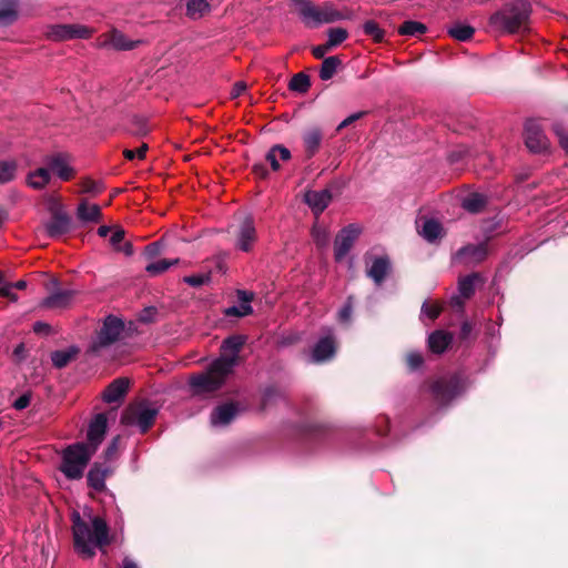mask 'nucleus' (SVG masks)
<instances>
[{
	"instance_id": "14",
	"label": "nucleus",
	"mask_w": 568,
	"mask_h": 568,
	"mask_svg": "<svg viewBox=\"0 0 568 568\" xmlns=\"http://www.w3.org/2000/svg\"><path fill=\"white\" fill-rule=\"evenodd\" d=\"M336 352V343L332 329L321 337L312 349V361L314 363H323L331 359Z\"/></svg>"
},
{
	"instance_id": "30",
	"label": "nucleus",
	"mask_w": 568,
	"mask_h": 568,
	"mask_svg": "<svg viewBox=\"0 0 568 568\" xmlns=\"http://www.w3.org/2000/svg\"><path fill=\"white\" fill-rule=\"evenodd\" d=\"M79 353L77 346H70L65 349H59L51 354V361L54 367H65Z\"/></svg>"
},
{
	"instance_id": "48",
	"label": "nucleus",
	"mask_w": 568,
	"mask_h": 568,
	"mask_svg": "<svg viewBox=\"0 0 568 568\" xmlns=\"http://www.w3.org/2000/svg\"><path fill=\"white\" fill-rule=\"evenodd\" d=\"M82 191L95 195L103 191V184L99 181L85 180L82 184Z\"/></svg>"
},
{
	"instance_id": "23",
	"label": "nucleus",
	"mask_w": 568,
	"mask_h": 568,
	"mask_svg": "<svg viewBox=\"0 0 568 568\" xmlns=\"http://www.w3.org/2000/svg\"><path fill=\"white\" fill-rule=\"evenodd\" d=\"M129 388V381L125 378L114 379L103 392L102 398L105 403L120 400Z\"/></svg>"
},
{
	"instance_id": "7",
	"label": "nucleus",
	"mask_w": 568,
	"mask_h": 568,
	"mask_svg": "<svg viewBox=\"0 0 568 568\" xmlns=\"http://www.w3.org/2000/svg\"><path fill=\"white\" fill-rule=\"evenodd\" d=\"M465 388L466 384L460 375L444 376L434 382L432 393L440 405H445L462 394Z\"/></svg>"
},
{
	"instance_id": "37",
	"label": "nucleus",
	"mask_w": 568,
	"mask_h": 568,
	"mask_svg": "<svg viewBox=\"0 0 568 568\" xmlns=\"http://www.w3.org/2000/svg\"><path fill=\"white\" fill-rule=\"evenodd\" d=\"M18 164L14 160L0 161V184H6L14 180Z\"/></svg>"
},
{
	"instance_id": "32",
	"label": "nucleus",
	"mask_w": 568,
	"mask_h": 568,
	"mask_svg": "<svg viewBox=\"0 0 568 568\" xmlns=\"http://www.w3.org/2000/svg\"><path fill=\"white\" fill-rule=\"evenodd\" d=\"M487 203L485 195L480 193H470L462 200V207L469 213L480 212Z\"/></svg>"
},
{
	"instance_id": "49",
	"label": "nucleus",
	"mask_w": 568,
	"mask_h": 568,
	"mask_svg": "<svg viewBox=\"0 0 568 568\" xmlns=\"http://www.w3.org/2000/svg\"><path fill=\"white\" fill-rule=\"evenodd\" d=\"M210 281L209 274H197L184 277V282L193 287H199Z\"/></svg>"
},
{
	"instance_id": "26",
	"label": "nucleus",
	"mask_w": 568,
	"mask_h": 568,
	"mask_svg": "<svg viewBox=\"0 0 568 568\" xmlns=\"http://www.w3.org/2000/svg\"><path fill=\"white\" fill-rule=\"evenodd\" d=\"M389 271V260L385 256L376 257L367 271V275L379 285Z\"/></svg>"
},
{
	"instance_id": "46",
	"label": "nucleus",
	"mask_w": 568,
	"mask_h": 568,
	"mask_svg": "<svg viewBox=\"0 0 568 568\" xmlns=\"http://www.w3.org/2000/svg\"><path fill=\"white\" fill-rule=\"evenodd\" d=\"M363 31L376 42H381L384 39V30L373 20L364 22Z\"/></svg>"
},
{
	"instance_id": "5",
	"label": "nucleus",
	"mask_w": 568,
	"mask_h": 568,
	"mask_svg": "<svg viewBox=\"0 0 568 568\" xmlns=\"http://www.w3.org/2000/svg\"><path fill=\"white\" fill-rule=\"evenodd\" d=\"M93 455L94 452L88 448L84 443L68 446L62 453L61 473L71 480L82 478L84 469Z\"/></svg>"
},
{
	"instance_id": "4",
	"label": "nucleus",
	"mask_w": 568,
	"mask_h": 568,
	"mask_svg": "<svg viewBox=\"0 0 568 568\" xmlns=\"http://www.w3.org/2000/svg\"><path fill=\"white\" fill-rule=\"evenodd\" d=\"M292 3L301 21L308 28H317L322 24L347 20L352 17L351 12L338 10L332 2L316 6L311 0H292Z\"/></svg>"
},
{
	"instance_id": "3",
	"label": "nucleus",
	"mask_w": 568,
	"mask_h": 568,
	"mask_svg": "<svg viewBox=\"0 0 568 568\" xmlns=\"http://www.w3.org/2000/svg\"><path fill=\"white\" fill-rule=\"evenodd\" d=\"M531 6L526 0L506 2L489 19L490 26L504 33H518L528 30Z\"/></svg>"
},
{
	"instance_id": "31",
	"label": "nucleus",
	"mask_w": 568,
	"mask_h": 568,
	"mask_svg": "<svg viewBox=\"0 0 568 568\" xmlns=\"http://www.w3.org/2000/svg\"><path fill=\"white\" fill-rule=\"evenodd\" d=\"M211 10L209 0H189L186 2V16L192 20L204 17Z\"/></svg>"
},
{
	"instance_id": "41",
	"label": "nucleus",
	"mask_w": 568,
	"mask_h": 568,
	"mask_svg": "<svg viewBox=\"0 0 568 568\" xmlns=\"http://www.w3.org/2000/svg\"><path fill=\"white\" fill-rule=\"evenodd\" d=\"M474 32L473 27L462 23H456L448 29L449 36L459 41H467L473 37Z\"/></svg>"
},
{
	"instance_id": "27",
	"label": "nucleus",
	"mask_w": 568,
	"mask_h": 568,
	"mask_svg": "<svg viewBox=\"0 0 568 568\" xmlns=\"http://www.w3.org/2000/svg\"><path fill=\"white\" fill-rule=\"evenodd\" d=\"M452 341V334L444 331H436L429 335L428 346L433 353L440 354L445 352Z\"/></svg>"
},
{
	"instance_id": "64",
	"label": "nucleus",
	"mask_w": 568,
	"mask_h": 568,
	"mask_svg": "<svg viewBox=\"0 0 568 568\" xmlns=\"http://www.w3.org/2000/svg\"><path fill=\"white\" fill-rule=\"evenodd\" d=\"M12 285V291L13 290H24L27 287V282L23 281V280H20L16 283H10Z\"/></svg>"
},
{
	"instance_id": "1",
	"label": "nucleus",
	"mask_w": 568,
	"mask_h": 568,
	"mask_svg": "<svg viewBox=\"0 0 568 568\" xmlns=\"http://www.w3.org/2000/svg\"><path fill=\"white\" fill-rule=\"evenodd\" d=\"M244 343L245 338L241 335H233L224 339L221 345V355L210 364L204 373L190 378L193 393L202 395L221 388L237 364L239 354Z\"/></svg>"
},
{
	"instance_id": "17",
	"label": "nucleus",
	"mask_w": 568,
	"mask_h": 568,
	"mask_svg": "<svg viewBox=\"0 0 568 568\" xmlns=\"http://www.w3.org/2000/svg\"><path fill=\"white\" fill-rule=\"evenodd\" d=\"M47 169L55 173L61 180L68 181L73 175V170L69 164V159L65 154L58 153L45 158Z\"/></svg>"
},
{
	"instance_id": "43",
	"label": "nucleus",
	"mask_w": 568,
	"mask_h": 568,
	"mask_svg": "<svg viewBox=\"0 0 568 568\" xmlns=\"http://www.w3.org/2000/svg\"><path fill=\"white\" fill-rule=\"evenodd\" d=\"M178 262H179L178 258H173V260L163 258V260H159V261L148 264L145 270L151 275H159V274L168 271L171 266L175 265Z\"/></svg>"
},
{
	"instance_id": "55",
	"label": "nucleus",
	"mask_w": 568,
	"mask_h": 568,
	"mask_svg": "<svg viewBox=\"0 0 568 568\" xmlns=\"http://www.w3.org/2000/svg\"><path fill=\"white\" fill-rule=\"evenodd\" d=\"M353 312L352 301L348 298L347 303L339 310L338 320L341 322H348Z\"/></svg>"
},
{
	"instance_id": "24",
	"label": "nucleus",
	"mask_w": 568,
	"mask_h": 568,
	"mask_svg": "<svg viewBox=\"0 0 568 568\" xmlns=\"http://www.w3.org/2000/svg\"><path fill=\"white\" fill-rule=\"evenodd\" d=\"M239 300H240V304L239 305H233L231 307H227L225 311H224V314L226 316H236V317H243V316H246L248 314H251L253 312V308L251 306V301H252V295L248 294L247 292L245 291H240L239 292Z\"/></svg>"
},
{
	"instance_id": "39",
	"label": "nucleus",
	"mask_w": 568,
	"mask_h": 568,
	"mask_svg": "<svg viewBox=\"0 0 568 568\" xmlns=\"http://www.w3.org/2000/svg\"><path fill=\"white\" fill-rule=\"evenodd\" d=\"M427 31V27L418 21L408 20L403 22L398 28V32L402 36L416 37L424 34Z\"/></svg>"
},
{
	"instance_id": "54",
	"label": "nucleus",
	"mask_w": 568,
	"mask_h": 568,
	"mask_svg": "<svg viewBox=\"0 0 568 568\" xmlns=\"http://www.w3.org/2000/svg\"><path fill=\"white\" fill-rule=\"evenodd\" d=\"M30 402H31V394L30 393H24L22 394L21 396H19L12 404V406L17 409V410H22L24 408H27L29 405H30Z\"/></svg>"
},
{
	"instance_id": "51",
	"label": "nucleus",
	"mask_w": 568,
	"mask_h": 568,
	"mask_svg": "<svg viewBox=\"0 0 568 568\" xmlns=\"http://www.w3.org/2000/svg\"><path fill=\"white\" fill-rule=\"evenodd\" d=\"M148 151V145L142 144L136 150H124V156L128 160H134V159H143L145 156V153Z\"/></svg>"
},
{
	"instance_id": "38",
	"label": "nucleus",
	"mask_w": 568,
	"mask_h": 568,
	"mask_svg": "<svg viewBox=\"0 0 568 568\" xmlns=\"http://www.w3.org/2000/svg\"><path fill=\"white\" fill-rule=\"evenodd\" d=\"M339 64L341 60L337 57H328L324 59L320 70V78L324 81L332 79Z\"/></svg>"
},
{
	"instance_id": "35",
	"label": "nucleus",
	"mask_w": 568,
	"mask_h": 568,
	"mask_svg": "<svg viewBox=\"0 0 568 568\" xmlns=\"http://www.w3.org/2000/svg\"><path fill=\"white\" fill-rule=\"evenodd\" d=\"M291 158V152L283 145H274L266 154V160L270 162L272 169L277 171L280 169L278 159L287 161Z\"/></svg>"
},
{
	"instance_id": "16",
	"label": "nucleus",
	"mask_w": 568,
	"mask_h": 568,
	"mask_svg": "<svg viewBox=\"0 0 568 568\" xmlns=\"http://www.w3.org/2000/svg\"><path fill=\"white\" fill-rule=\"evenodd\" d=\"M44 227L50 237H60L70 231L71 220L65 213L55 211L52 213L50 220L44 224Z\"/></svg>"
},
{
	"instance_id": "10",
	"label": "nucleus",
	"mask_w": 568,
	"mask_h": 568,
	"mask_svg": "<svg viewBox=\"0 0 568 568\" xmlns=\"http://www.w3.org/2000/svg\"><path fill=\"white\" fill-rule=\"evenodd\" d=\"M359 227L351 224L346 227H344L336 236L335 243H334V254L335 260L337 262L342 261L346 257L348 252L351 251L354 242L359 235Z\"/></svg>"
},
{
	"instance_id": "56",
	"label": "nucleus",
	"mask_w": 568,
	"mask_h": 568,
	"mask_svg": "<svg viewBox=\"0 0 568 568\" xmlns=\"http://www.w3.org/2000/svg\"><path fill=\"white\" fill-rule=\"evenodd\" d=\"M365 114V112H356V113H353L351 115H348L346 119H344L337 126V130H342L348 125H351L353 122L357 121L358 119H361L363 115Z\"/></svg>"
},
{
	"instance_id": "47",
	"label": "nucleus",
	"mask_w": 568,
	"mask_h": 568,
	"mask_svg": "<svg viewBox=\"0 0 568 568\" xmlns=\"http://www.w3.org/2000/svg\"><path fill=\"white\" fill-rule=\"evenodd\" d=\"M0 296L7 297L12 302L18 301V296L12 292V285L6 282L3 274L0 272Z\"/></svg>"
},
{
	"instance_id": "22",
	"label": "nucleus",
	"mask_w": 568,
	"mask_h": 568,
	"mask_svg": "<svg viewBox=\"0 0 568 568\" xmlns=\"http://www.w3.org/2000/svg\"><path fill=\"white\" fill-rule=\"evenodd\" d=\"M479 280L478 274H470L459 280L458 282V292L460 296H454L452 298V303L454 306L462 308L463 307V298H469L475 292V283Z\"/></svg>"
},
{
	"instance_id": "15",
	"label": "nucleus",
	"mask_w": 568,
	"mask_h": 568,
	"mask_svg": "<svg viewBox=\"0 0 568 568\" xmlns=\"http://www.w3.org/2000/svg\"><path fill=\"white\" fill-rule=\"evenodd\" d=\"M141 41L129 40L121 31L113 29L100 38L99 45L102 48H112L115 50L134 49Z\"/></svg>"
},
{
	"instance_id": "60",
	"label": "nucleus",
	"mask_w": 568,
	"mask_h": 568,
	"mask_svg": "<svg viewBox=\"0 0 568 568\" xmlns=\"http://www.w3.org/2000/svg\"><path fill=\"white\" fill-rule=\"evenodd\" d=\"M33 331L38 334H48L50 332V325L44 322H36Z\"/></svg>"
},
{
	"instance_id": "21",
	"label": "nucleus",
	"mask_w": 568,
	"mask_h": 568,
	"mask_svg": "<svg viewBox=\"0 0 568 568\" xmlns=\"http://www.w3.org/2000/svg\"><path fill=\"white\" fill-rule=\"evenodd\" d=\"M237 414V408L234 404L226 403L217 406L211 414V424L214 427L226 426L230 424Z\"/></svg>"
},
{
	"instance_id": "25",
	"label": "nucleus",
	"mask_w": 568,
	"mask_h": 568,
	"mask_svg": "<svg viewBox=\"0 0 568 568\" xmlns=\"http://www.w3.org/2000/svg\"><path fill=\"white\" fill-rule=\"evenodd\" d=\"M323 134L321 129L311 128L303 134V143L308 158H312L320 149Z\"/></svg>"
},
{
	"instance_id": "13",
	"label": "nucleus",
	"mask_w": 568,
	"mask_h": 568,
	"mask_svg": "<svg viewBox=\"0 0 568 568\" xmlns=\"http://www.w3.org/2000/svg\"><path fill=\"white\" fill-rule=\"evenodd\" d=\"M108 426L106 415L103 413L97 414L88 428V443H84L88 448L97 452L99 445L102 443Z\"/></svg>"
},
{
	"instance_id": "59",
	"label": "nucleus",
	"mask_w": 568,
	"mask_h": 568,
	"mask_svg": "<svg viewBox=\"0 0 568 568\" xmlns=\"http://www.w3.org/2000/svg\"><path fill=\"white\" fill-rule=\"evenodd\" d=\"M332 48L331 47H327V42L325 44H322V45H317V47H314L313 48V54L315 58L317 59H322L324 58V55L326 54V52L328 50H331Z\"/></svg>"
},
{
	"instance_id": "33",
	"label": "nucleus",
	"mask_w": 568,
	"mask_h": 568,
	"mask_svg": "<svg viewBox=\"0 0 568 568\" xmlns=\"http://www.w3.org/2000/svg\"><path fill=\"white\" fill-rule=\"evenodd\" d=\"M420 235L428 242H435L443 235V227L436 220L429 219L423 222Z\"/></svg>"
},
{
	"instance_id": "53",
	"label": "nucleus",
	"mask_w": 568,
	"mask_h": 568,
	"mask_svg": "<svg viewBox=\"0 0 568 568\" xmlns=\"http://www.w3.org/2000/svg\"><path fill=\"white\" fill-rule=\"evenodd\" d=\"M554 130L559 139V143H560L561 148L566 152H568V133H566L565 129L560 124H555Z\"/></svg>"
},
{
	"instance_id": "44",
	"label": "nucleus",
	"mask_w": 568,
	"mask_h": 568,
	"mask_svg": "<svg viewBox=\"0 0 568 568\" xmlns=\"http://www.w3.org/2000/svg\"><path fill=\"white\" fill-rule=\"evenodd\" d=\"M310 87V78L305 73H297L290 81V89L295 92L304 93Z\"/></svg>"
},
{
	"instance_id": "52",
	"label": "nucleus",
	"mask_w": 568,
	"mask_h": 568,
	"mask_svg": "<svg viewBox=\"0 0 568 568\" xmlns=\"http://www.w3.org/2000/svg\"><path fill=\"white\" fill-rule=\"evenodd\" d=\"M439 313L440 308L437 305H429L424 303L422 306V316H427L432 321L437 318Z\"/></svg>"
},
{
	"instance_id": "40",
	"label": "nucleus",
	"mask_w": 568,
	"mask_h": 568,
	"mask_svg": "<svg viewBox=\"0 0 568 568\" xmlns=\"http://www.w3.org/2000/svg\"><path fill=\"white\" fill-rule=\"evenodd\" d=\"M124 240V231L123 229H115L110 237V244L120 252H123L125 255H131L133 253L132 245L130 243L121 244Z\"/></svg>"
},
{
	"instance_id": "9",
	"label": "nucleus",
	"mask_w": 568,
	"mask_h": 568,
	"mask_svg": "<svg viewBox=\"0 0 568 568\" xmlns=\"http://www.w3.org/2000/svg\"><path fill=\"white\" fill-rule=\"evenodd\" d=\"M92 33L93 29L83 24H53L49 27L47 31L48 38L54 41L87 39L90 38Z\"/></svg>"
},
{
	"instance_id": "62",
	"label": "nucleus",
	"mask_w": 568,
	"mask_h": 568,
	"mask_svg": "<svg viewBox=\"0 0 568 568\" xmlns=\"http://www.w3.org/2000/svg\"><path fill=\"white\" fill-rule=\"evenodd\" d=\"M110 232H111V227L106 226V225H101L98 229V235L101 237H106L110 234Z\"/></svg>"
},
{
	"instance_id": "58",
	"label": "nucleus",
	"mask_w": 568,
	"mask_h": 568,
	"mask_svg": "<svg viewBox=\"0 0 568 568\" xmlns=\"http://www.w3.org/2000/svg\"><path fill=\"white\" fill-rule=\"evenodd\" d=\"M156 314V310L154 307H148L143 310V312L140 315V320L142 322H151Z\"/></svg>"
},
{
	"instance_id": "50",
	"label": "nucleus",
	"mask_w": 568,
	"mask_h": 568,
	"mask_svg": "<svg viewBox=\"0 0 568 568\" xmlns=\"http://www.w3.org/2000/svg\"><path fill=\"white\" fill-rule=\"evenodd\" d=\"M406 362L412 371L419 368L423 364V356L418 352H410L406 356Z\"/></svg>"
},
{
	"instance_id": "63",
	"label": "nucleus",
	"mask_w": 568,
	"mask_h": 568,
	"mask_svg": "<svg viewBox=\"0 0 568 568\" xmlns=\"http://www.w3.org/2000/svg\"><path fill=\"white\" fill-rule=\"evenodd\" d=\"M122 568H139L138 565L129 557L123 559Z\"/></svg>"
},
{
	"instance_id": "34",
	"label": "nucleus",
	"mask_w": 568,
	"mask_h": 568,
	"mask_svg": "<svg viewBox=\"0 0 568 568\" xmlns=\"http://www.w3.org/2000/svg\"><path fill=\"white\" fill-rule=\"evenodd\" d=\"M18 0H0V26H7L17 18Z\"/></svg>"
},
{
	"instance_id": "8",
	"label": "nucleus",
	"mask_w": 568,
	"mask_h": 568,
	"mask_svg": "<svg viewBox=\"0 0 568 568\" xmlns=\"http://www.w3.org/2000/svg\"><path fill=\"white\" fill-rule=\"evenodd\" d=\"M124 329V323L112 315L105 317L101 329L92 342L91 349L98 352L118 341Z\"/></svg>"
},
{
	"instance_id": "61",
	"label": "nucleus",
	"mask_w": 568,
	"mask_h": 568,
	"mask_svg": "<svg viewBox=\"0 0 568 568\" xmlns=\"http://www.w3.org/2000/svg\"><path fill=\"white\" fill-rule=\"evenodd\" d=\"M160 250H161V245L158 242L149 244L145 248L146 254L151 257L159 254Z\"/></svg>"
},
{
	"instance_id": "6",
	"label": "nucleus",
	"mask_w": 568,
	"mask_h": 568,
	"mask_svg": "<svg viewBox=\"0 0 568 568\" xmlns=\"http://www.w3.org/2000/svg\"><path fill=\"white\" fill-rule=\"evenodd\" d=\"M159 410L148 403L130 405L122 414L121 422L128 426H136L145 433L154 423Z\"/></svg>"
},
{
	"instance_id": "20",
	"label": "nucleus",
	"mask_w": 568,
	"mask_h": 568,
	"mask_svg": "<svg viewBox=\"0 0 568 568\" xmlns=\"http://www.w3.org/2000/svg\"><path fill=\"white\" fill-rule=\"evenodd\" d=\"M487 255V248L484 243L467 245L462 247L457 254L456 258L467 263V264H476L481 262Z\"/></svg>"
},
{
	"instance_id": "29",
	"label": "nucleus",
	"mask_w": 568,
	"mask_h": 568,
	"mask_svg": "<svg viewBox=\"0 0 568 568\" xmlns=\"http://www.w3.org/2000/svg\"><path fill=\"white\" fill-rule=\"evenodd\" d=\"M77 215L82 222H99L102 214L99 205L82 201L78 206Z\"/></svg>"
},
{
	"instance_id": "2",
	"label": "nucleus",
	"mask_w": 568,
	"mask_h": 568,
	"mask_svg": "<svg viewBox=\"0 0 568 568\" xmlns=\"http://www.w3.org/2000/svg\"><path fill=\"white\" fill-rule=\"evenodd\" d=\"M72 531L75 550L85 558H91L97 548L109 544V528L100 516L72 514Z\"/></svg>"
},
{
	"instance_id": "42",
	"label": "nucleus",
	"mask_w": 568,
	"mask_h": 568,
	"mask_svg": "<svg viewBox=\"0 0 568 568\" xmlns=\"http://www.w3.org/2000/svg\"><path fill=\"white\" fill-rule=\"evenodd\" d=\"M312 237L317 247L325 248L328 246L331 235L324 225L315 224L312 229Z\"/></svg>"
},
{
	"instance_id": "18",
	"label": "nucleus",
	"mask_w": 568,
	"mask_h": 568,
	"mask_svg": "<svg viewBox=\"0 0 568 568\" xmlns=\"http://www.w3.org/2000/svg\"><path fill=\"white\" fill-rule=\"evenodd\" d=\"M74 296L75 291L73 290H57L41 302V306L49 310H62L72 303Z\"/></svg>"
},
{
	"instance_id": "19",
	"label": "nucleus",
	"mask_w": 568,
	"mask_h": 568,
	"mask_svg": "<svg viewBox=\"0 0 568 568\" xmlns=\"http://www.w3.org/2000/svg\"><path fill=\"white\" fill-rule=\"evenodd\" d=\"M306 204L315 215H320L331 203L332 194L329 190L308 191L304 195Z\"/></svg>"
},
{
	"instance_id": "28",
	"label": "nucleus",
	"mask_w": 568,
	"mask_h": 568,
	"mask_svg": "<svg viewBox=\"0 0 568 568\" xmlns=\"http://www.w3.org/2000/svg\"><path fill=\"white\" fill-rule=\"evenodd\" d=\"M106 475L108 469L105 467L94 464L88 473L89 486L97 491L103 490L105 487Z\"/></svg>"
},
{
	"instance_id": "12",
	"label": "nucleus",
	"mask_w": 568,
	"mask_h": 568,
	"mask_svg": "<svg viewBox=\"0 0 568 568\" xmlns=\"http://www.w3.org/2000/svg\"><path fill=\"white\" fill-rule=\"evenodd\" d=\"M257 240L256 229L251 217H245L235 232V247L250 252Z\"/></svg>"
},
{
	"instance_id": "36",
	"label": "nucleus",
	"mask_w": 568,
	"mask_h": 568,
	"mask_svg": "<svg viewBox=\"0 0 568 568\" xmlns=\"http://www.w3.org/2000/svg\"><path fill=\"white\" fill-rule=\"evenodd\" d=\"M50 181V172L47 168H40L28 174L27 182L33 189H42Z\"/></svg>"
},
{
	"instance_id": "45",
	"label": "nucleus",
	"mask_w": 568,
	"mask_h": 568,
	"mask_svg": "<svg viewBox=\"0 0 568 568\" xmlns=\"http://www.w3.org/2000/svg\"><path fill=\"white\" fill-rule=\"evenodd\" d=\"M327 47L333 49L347 39L348 32L343 28H332L327 31Z\"/></svg>"
},
{
	"instance_id": "57",
	"label": "nucleus",
	"mask_w": 568,
	"mask_h": 568,
	"mask_svg": "<svg viewBox=\"0 0 568 568\" xmlns=\"http://www.w3.org/2000/svg\"><path fill=\"white\" fill-rule=\"evenodd\" d=\"M246 90V83L245 82H236L233 88H232V91H231V98L232 99H235L237 97H240L241 94H243Z\"/></svg>"
},
{
	"instance_id": "11",
	"label": "nucleus",
	"mask_w": 568,
	"mask_h": 568,
	"mask_svg": "<svg viewBox=\"0 0 568 568\" xmlns=\"http://www.w3.org/2000/svg\"><path fill=\"white\" fill-rule=\"evenodd\" d=\"M525 143L535 153L546 151L548 148V140L536 120H528L525 123Z\"/></svg>"
}]
</instances>
